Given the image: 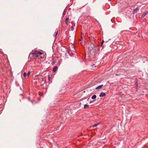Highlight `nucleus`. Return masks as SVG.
I'll use <instances>...</instances> for the list:
<instances>
[{
    "instance_id": "1",
    "label": "nucleus",
    "mask_w": 148,
    "mask_h": 148,
    "mask_svg": "<svg viewBox=\"0 0 148 148\" xmlns=\"http://www.w3.org/2000/svg\"><path fill=\"white\" fill-rule=\"evenodd\" d=\"M39 57H40L41 61H43L46 58V53L44 51H40Z\"/></svg>"
},
{
    "instance_id": "2",
    "label": "nucleus",
    "mask_w": 148,
    "mask_h": 148,
    "mask_svg": "<svg viewBox=\"0 0 148 148\" xmlns=\"http://www.w3.org/2000/svg\"><path fill=\"white\" fill-rule=\"evenodd\" d=\"M39 54H40V51H35L33 53L30 54V56L32 55L34 58L35 59L38 57H39Z\"/></svg>"
},
{
    "instance_id": "3",
    "label": "nucleus",
    "mask_w": 148,
    "mask_h": 148,
    "mask_svg": "<svg viewBox=\"0 0 148 148\" xmlns=\"http://www.w3.org/2000/svg\"><path fill=\"white\" fill-rule=\"evenodd\" d=\"M58 69V67L57 66H56L54 67L53 68V70L54 72H55Z\"/></svg>"
},
{
    "instance_id": "4",
    "label": "nucleus",
    "mask_w": 148,
    "mask_h": 148,
    "mask_svg": "<svg viewBox=\"0 0 148 148\" xmlns=\"http://www.w3.org/2000/svg\"><path fill=\"white\" fill-rule=\"evenodd\" d=\"M139 9L138 8H137L134 10L133 13L134 14L136 13L139 10Z\"/></svg>"
},
{
    "instance_id": "5",
    "label": "nucleus",
    "mask_w": 148,
    "mask_h": 148,
    "mask_svg": "<svg viewBox=\"0 0 148 148\" xmlns=\"http://www.w3.org/2000/svg\"><path fill=\"white\" fill-rule=\"evenodd\" d=\"M58 31H56L55 32V33L53 35V36L55 37H56L58 34Z\"/></svg>"
},
{
    "instance_id": "6",
    "label": "nucleus",
    "mask_w": 148,
    "mask_h": 148,
    "mask_svg": "<svg viewBox=\"0 0 148 148\" xmlns=\"http://www.w3.org/2000/svg\"><path fill=\"white\" fill-rule=\"evenodd\" d=\"M147 13V12H143L141 16V18H143L144 17Z\"/></svg>"
},
{
    "instance_id": "7",
    "label": "nucleus",
    "mask_w": 148,
    "mask_h": 148,
    "mask_svg": "<svg viewBox=\"0 0 148 148\" xmlns=\"http://www.w3.org/2000/svg\"><path fill=\"white\" fill-rule=\"evenodd\" d=\"M69 20V18L68 17L66 18L65 19V22L66 24H68V21Z\"/></svg>"
},
{
    "instance_id": "8",
    "label": "nucleus",
    "mask_w": 148,
    "mask_h": 148,
    "mask_svg": "<svg viewBox=\"0 0 148 148\" xmlns=\"http://www.w3.org/2000/svg\"><path fill=\"white\" fill-rule=\"evenodd\" d=\"M102 88V85H100L96 88V89H99Z\"/></svg>"
},
{
    "instance_id": "9",
    "label": "nucleus",
    "mask_w": 148,
    "mask_h": 148,
    "mask_svg": "<svg viewBox=\"0 0 148 148\" xmlns=\"http://www.w3.org/2000/svg\"><path fill=\"white\" fill-rule=\"evenodd\" d=\"M23 76L25 78H26V77L27 76V74L25 72H24L23 74Z\"/></svg>"
},
{
    "instance_id": "10",
    "label": "nucleus",
    "mask_w": 148,
    "mask_h": 148,
    "mask_svg": "<svg viewBox=\"0 0 148 148\" xmlns=\"http://www.w3.org/2000/svg\"><path fill=\"white\" fill-rule=\"evenodd\" d=\"M96 97V95H93L92 97V99H95Z\"/></svg>"
},
{
    "instance_id": "11",
    "label": "nucleus",
    "mask_w": 148,
    "mask_h": 148,
    "mask_svg": "<svg viewBox=\"0 0 148 148\" xmlns=\"http://www.w3.org/2000/svg\"><path fill=\"white\" fill-rule=\"evenodd\" d=\"M88 107V105L87 104H85L84 105V108H86Z\"/></svg>"
},
{
    "instance_id": "12",
    "label": "nucleus",
    "mask_w": 148,
    "mask_h": 148,
    "mask_svg": "<svg viewBox=\"0 0 148 148\" xmlns=\"http://www.w3.org/2000/svg\"><path fill=\"white\" fill-rule=\"evenodd\" d=\"M39 79L38 77V75H36L34 77V79Z\"/></svg>"
},
{
    "instance_id": "13",
    "label": "nucleus",
    "mask_w": 148,
    "mask_h": 148,
    "mask_svg": "<svg viewBox=\"0 0 148 148\" xmlns=\"http://www.w3.org/2000/svg\"><path fill=\"white\" fill-rule=\"evenodd\" d=\"M99 124H95L93 126H92V127H97L98 125Z\"/></svg>"
},
{
    "instance_id": "14",
    "label": "nucleus",
    "mask_w": 148,
    "mask_h": 148,
    "mask_svg": "<svg viewBox=\"0 0 148 148\" xmlns=\"http://www.w3.org/2000/svg\"><path fill=\"white\" fill-rule=\"evenodd\" d=\"M71 30L72 31L74 30V27H73V26H71Z\"/></svg>"
},
{
    "instance_id": "15",
    "label": "nucleus",
    "mask_w": 148,
    "mask_h": 148,
    "mask_svg": "<svg viewBox=\"0 0 148 148\" xmlns=\"http://www.w3.org/2000/svg\"><path fill=\"white\" fill-rule=\"evenodd\" d=\"M30 71H28L27 74V75L28 77L29 76L30 74Z\"/></svg>"
},
{
    "instance_id": "16",
    "label": "nucleus",
    "mask_w": 148,
    "mask_h": 148,
    "mask_svg": "<svg viewBox=\"0 0 148 148\" xmlns=\"http://www.w3.org/2000/svg\"><path fill=\"white\" fill-rule=\"evenodd\" d=\"M106 95V94L102 92V96H105Z\"/></svg>"
},
{
    "instance_id": "17",
    "label": "nucleus",
    "mask_w": 148,
    "mask_h": 148,
    "mask_svg": "<svg viewBox=\"0 0 148 148\" xmlns=\"http://www.w3.org/2000/svg\"><path fill=\"white\" fill-rule=\"evenodd\" d=\"M99 96H100V97H102V92H101V93H100V95H99Z\"/></svg>"
},
{
    "instance_id": "18",
    "label": "nucleus",
    "mask_w": 148,
    "mask_h": 148,
    "mask_svg": "<svg viewBox=\"0 0 148 148\" xmlns=\"http://www.w3.org/2000/svg\"><path fill=\"white\" fill-rule=\"evenodd\" d=\"M101 46H102V42H101Z\"/></svg>"
},
{
    "instance_id": "19",
    "label": "nucleus",
    "mask_w": 148,
    "mask_h": 148,
    "mask_svg": "<svg viewBox=\"0 0 148 148\" xmlns=\"http://www.w3.org/2000/svg\"><path fill=\"white\" fill-rule=\"evenodd\" d=\"M94 65H95V64H93L92 65V67H93V66Z\"/></svg>"
},
{
    "instance_id": "20",
    "label": "nucleus",
    "mask_w": 148,
    "mask_h": 148,
    "mask_svg": "<svg viewBox=\"0 0 148 148\" xmlns=\"http://www.w3.org/2000/svg\"><path fill=\"white\" fill-rule=\"evenodd\" d=\"M104 42V40H102V44H103V43Z\"/></svg>"
},
{
    "instance_id": "21",
    "label": "nucleus",
    "mask_w": 148,
    "mask_h": 148,
    "mask_svg": "<svg viewBox=\"0 0 148 148\" xmlns=\"http://www.w3.org/2000/svg\"><path fill=\"white\" fill-rule=\"evenodd\" d=\"M106 138V137H104L103 138L105 139Z\"/></svg>"
}]
</instances>
